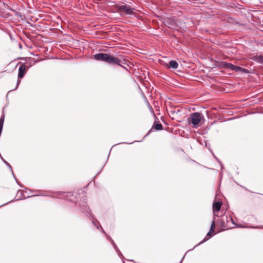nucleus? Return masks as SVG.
Instances as JSON below:
<instances>
[{"label":"nucleus","instance_id":"nucleus-2","mask_svg":"<svg viewBox=\"0 0 263 263\" xmlns=\"http://www.w3.org/2000/svg\"><path fill=\"white\" fill-rule=\"evenodd\" d=\"M204 121L203 115L200 112H195L191 114L190 117L187 118L189 124H192L193 128H197L199 127Z\"/></svg>","mask_w":263,"mask_h":263},{"label":"nucleus","instance_id":"nucleus-9","mask_svg":"<svg viewBox=\"0 0 263 263\" xmlns=\"http://www.w3.org/2000/svg\"><path fill=\"white\" fill-rule=\"evenodd\" d=\"M215 228V217L214 218V219L211 223V228H210V231H213Z\"/></svg>","mask_w":263,"mask_h":263},{"label":"nucleus","instance_id":"nucleus-8","mask_svg":"<svg viewBox=\"0 0 263 263\" xmlns=\"http://www.w3.org/2000/svg\"><path fill=\"white\" fill-rule=\"evenodd\" d=\"M224 66L226 67L233 70L234 65L232 64L231 63H226L224 64Z\"/></svg>","mask_w":263,"mask_h":263},{"label":"nucleus","instance_id":"nucleus-5","mask_svg":"<svg viewBox=\"0 0 263 263\" xmlns=\"http://www.w3.org/2000/svg\"><path fill=\"white\" fill-rule=\"evenodd\" d=\"M26 71V66L25 65H21L19 67L18 69V77L19 78H22L24 74Z\"/></svg>","mask_w":263,"mask_h":263},{"label":"nucleus","instance_id":"nucleus-12","mask_svg":"<svg viewBox=\"0 0 263 263\" xmlns=\"http://www.w3.org/2000/svg\"><path fill=\"white\" fill-rule=\"evenodd\" d=\"M241 69H242V68L240 67L237 66H235V65H234L233 68V70H234L235 71H239L240 70H241Z\"/></svg>","mask_w":263,"mask_h":263},{"label":"nucleus","instance_id":"nucleus-13","mask_svg":"<svg viewBox=\"0 0 263 263\" xmlns=\"http://www.w3.org/2000/svg\"><path fill=\"white\" fill-rule=\"evenodd\" d=\"M1 157L2 158V159L3 160V161L5 162V163L12 170V167L11 166H10V165L5 160L3 157H2V156H1Z\"/></svg>","mask_w":263,"mask_h":263},{"label":"nucleus","instance_id":"nucleus-11","mask_svg":"<svg viewBox=\"0 0 263 263\" xmlns=\"http://www.w3.org/2000/svg\"><path fill=\"white\" fill-rule=\"evenodd\" d=\"M4 121V116H2L0 119V128H3Z\"/></svg>","mask_w":263,"mask_h":263},{"label":"nucleus","instance_id":"nucleus-6","mask_svg":"<svg viewBox=\"0 0 263 263\" xmlns=\"http://www.w3.org/2000/svg\"><path fill=\"white\" fill-rule=\"evenodd\" d=\"M169 67L174 69H176L178 66V64L176 61H171L169 62Z\"/></svg>","mask_w":263,"mask_h":263},{"label":"nucleus","instance_id":"nucleus-7","mask_svg":"<svg viewBox=\"0 0 263 263\" xmlns=\"http://www.w3.org/2000/svg\"><path fill=\"white\" fill-rule=\"evenodd\" d=\"M255 60L257 62L263 63V55H260L257 56L255 58Z\"/></svg>","mask_w":263,"mask_h":263},{"label":"nucleus","instance_id":"nucleus-16","mask_svg":"<svg viewBox=\"0 0 263 263\" xmlns=\"http://www.w3.org/2000/svg\"><path fill=\"white\" fill-rule=\"evenodd\" d=\"M211 235V231L209 232L207 234V236H210Z\"/></svg>","mask_w":263,"mask_h":263},{"label":"nucleus","instance_id":"nucleus-10","mask_svg":"<svg viewBox=\"0 0 263 263\" xmlns=\"http://www.w3.org/2000/svg\"><path fill=\"white\" fill-rule=\"evenodd\" d=\"M155 128L157 130H161L162 128V125L160 123L157 124L155 125Z\"/></svg>","mask_w":263,"mask_h":263},{"label":"nucleus","instance_id":"nucleus-3","mask_svg":"<svg viewBox=\"0 0 263 263\" xmlns=\"http://www.w3.org/2000/svg\"><path fill=\"white\" fill-rule=\"evenodd\" d=\"M135 9L128 5H121L119 7V11L121 13L133 14Z\"/></svg>","mask_w":263,"mask_h":263},{"label":"nucleus","instance_id":"nucleus-15","mask_svg":"<svg viewBox=\"0 0 263 263\" xmlns=\"http://www.w3.org/2000/svg\"><path fill=\"white\" fill-rule=\"evenodd\" d=\"M239 71H242L243 72L247 73L248 72V70L247 69L242 68V69L240 70Z\"/></svg>","mask_w":263,"mask_h":263},{"label":"nucleus","instance_id":"nucleus-14","mask_svg":"<svg viewBox=\"0 0 263 263\" xmlns=\"http://www.w3.org/2000/svg\"><path fill=\"white\" fill-rule=\"evenodd\" d=\"M112 243L114 246V247L115 248V249H116L117 250L119 251V250L118 249L116 244L114 243V242L113 241H112Z\"/></svg>","mask_w":263,"mask_h":263},{"label":"nucleus","instance_id":"nucleus-4","mask_svg":"<svg viewBox=\"0 0 263 263\" xmlns=\"http://www.w3.org/2000/svg\"><path fill=\"white\" fill-rule=\"evenodd\" d=\"M222 203L221 202L218 201V202H214L213 204V211L214 214H215V213L219 211L221 207Z\"/></svg>","mask_w":263,"mask_h":263},{"label":"nucleus","instance_id":"nucleus-17","mask_svg":"<svg viewBox=\"0 0 263 263\" xmlns=\"http://www.w3.org/2000/svg\"><path fill=\"white\" fill-rule=\"evenodd\" d=\"M20 83V81H18V82H17V85L18 84V83Z\"/></svg>","mask_w":263,"mask_h":263},{"label":"nucleus","instance_id":"nucleus-1","mask_svg":"<svg viewBox=\"0 0 263 263\" xmlns=\"http://www.w3.org/2000/svg\"><path fill=\"white\" fill-rule=\"evenodd\" d=\"M94 58L98 61H104L111 64H117L124 67L122 64H124V60H122L120 58L115 57L109 54L102 53H98L94 55Z\"/></svg>","mask_w":263,"mask_h":263}]
</instances>
